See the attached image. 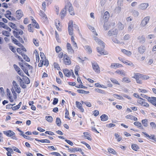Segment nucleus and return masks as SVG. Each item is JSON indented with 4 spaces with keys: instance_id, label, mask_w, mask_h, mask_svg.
I'll list each match as a JSON object with an SVG mask.
<instances>
[{
    "instance_id": "obj_57",
    "label": "nucleus",
    "mask_w": 156,
    "mask_h": 156,
    "mask_svg": "<svg viewBox=\"0 0 156 156\" xmlns=\"http://www.w3.org/2000/svg\"><path fill=\"white\" fill-rule=\"evenodd\" d=\"M55 23L56 27L58 30L59 31H61V30L62 28L61 26L59 25V26H58V25H57V22H56V21H55Z\"/></svg>"
},
{
    "instance_id": "obj_52",
    "label": "nucleus",
    "mask_w": 156,
    "mask_h": 156,
    "mask_svg": "<svg viewBox=\"0 0 156 156\" xmlns=\"http://www.w3.org/2000/svg\"><path fill=\"white\" fill-rule=\"evenodd\" d=\"M54 65V67L55 68L57 69L58 70H59L60 69V67L59 66V65L57 63L55 62Z\"/></svg>"
},
{
    "instance_id": "obj_35",
    "label": "nucleus",
    "mask_w": 156,
    "mask_h": 156,
    "mask_svg": "<svg viewBox=\"0 0 156 156\" xmlns=\"http://www.w3.org/2000/svg\"><path fill=\"white\" fill-rule=\"evenodd\" d=\"M8 31L3 30L2 31V34L5 36L9 37L10 36V33Z\"/></svg>"
},
{
    "instance_id": "obj_39",
    "label": "nucleus",
    "mask_w": 156,
    "mask_h": 156,
    "mask_svg": "<svg viewBox=\"0 0 156 156\" xmlns=\"http://www.w3.org/2000/svg\"><path fill=\"white\" fill-rule=\"evenodd\" d=\"M141 96L143 98H145L147 99L148 101L150 102V100H151V98L148 97L146 96V95L144 94H141Z\"/></svg>"
},
{
    "instance_id": "obj_33",
    "label": "nucleus",
    "mask_w": 156,
    "mask_h": 156,
    "mask_svg": "<svg viewBox=\"0 0 156 156\" xmlns=\"http://www.w3.org/2000/svg\"><path fill=\"white\" fill-rule=\"evenodd\" d=\"M97 50L98 51L99 53L101 55H106L107 54V53H105L104 52V51L103 49H100V48L99 47L97 48Z\"/></svg>"
},
{
    "instance_id": "obj_48",
    "label": "nucleus",
    "mask_w": 156,
    "mask_h": 156,
    "mask_svg": "<svg viewBox=\"0 0 156 156\" xmlns=\"http://www.w3.org/2000/svg\"><path fill=\"white\" fill-rule=\"evenodd\" d=\"M112 39L113 41L115 43L117 44H119L120 43V41L118 40L116 38L114 37H112Z\"/></svg>"
},
{
    "instance_id": "obj_29",
    "label": "nucleus",
    "mask_w": 156,
    "mask_h": 156,
    "mask_svg": "<svg viewBox=\"0 0 156 156\" xmlns=\"http://www.w3.org/2000/svg\"><path fill=\"white\" fill-rule=\"evenodd\" d=\"M141 122L142 123L143 125L144 126L146 127L147 126L148 122L147 119H144L142 120Z\"/></svg>"
},
{
    "instance_id": "obj_58",
    "label": "nucleus",
    "mask_w": 156,
    "mask_h": 156,
    "mask_svg": "<svg viewBox=\"0 0 156 156\" xmlns=\"http://www.w3.org/2000/svg\"><path fill=\"white\" fill-rule=\"evenodd\" d=\"M13 67L16 70L17 72L21 70L20 68L16 64H14L13 65Z\"/></svg>"
},
{
    "instance_id": "obj_28",
    "label": "nucleus",
    "mask_w": 156,
    "mask_h": 156,
    "mask_svg": "<svg viewBox=\"0 0 156 156\" xmlns=\"http://www.w3.org/2000/svg\"><path fill=\"white\" fill-rule=\"evenodd\" d=\"M115 73H116L119 74H120V75L121 76H126V74L125 73L124 71H120L119 70H117L115 72Z\"/></svg>"
},
{
    "instance_id": "obj_26",
    "label": "nucleus",
    "mask_w": 156,
    "mask_h": 156,
    "mask_svg": "<svg viewBox=\"0 0 156 156\" xmlns=\"http://www.w3.org/2000/svg\"><path fill=\"white\" fill-rule=\"evenodd\" d=\"M132 15L135 17H137L139 15V12L138 11L135 10H133L131 11Z\"/></svg>"
},
{
    "instance_id": "obj_51",
    "label": "nucleus",
    "mask_w": 156,
    "mask_h": 156,
    "mask_svg": "<svg viewBox=\"0 0 156 156\" xmlns=\"http://www.w3.org/2000/svg\"><path fill=\"white\" fill-rule=\"evenodd\" d=\"M85 48L86 50L88 51L89 53H90L91 52L92 50L90 46L87 45L85 46Z\"/></svg>"
},
{
    "instance_id": "obj_3",
    "label": "nucleus",
    "mask_w": 156,
    "mask_h": 156,
    "mask_svg": "<svg viewBox=\"0 0 156 156\" xmlns=\"http://www.w3.org/2000/svg\"><path fill=\"white\" fill-rule=\"evenodd\" d=\"M3 133L7 136L11 137V138L17 140V137L15 136L14 132L11 130H8L3 131Z\"/></svg>"
},
{
    "instance_id": "obj_12",
    "label": "nucleus",
    "mask_w": 156,
    "mask_h": 156,
    "mask_svg": "<svg viewBox=\"0 0 156 156\" xmlns=\"http://www.w3.org/2000/svg\"><path fill=\"white\" fill-rule=\"evenodd\" d=\"M94 40L96 42L98 43L99 44H101L103 48H104L105 47L104 43L102 41H101L100 39H99L98 37H95Z\"/></svg>"
},
{
    "instance_id": "obj_34",
    "label": "nucleus",
    "mask_w": 156,
    "mask_h": 156,
    "mask_svg": "<svg viewBox=\"0 0 156 156\" xmlns=\"http://www.w3.org/2000/svg\"><path fill=\"white\" fill-rule=\"evenodd\" d=\"M134 124L136 126H137L138 128L143 129V128L141 125V123L138 121L135 122L134 123Z\"/></svg>"
},
{
    "instance_id": "obj_14",
    "label": "nucleus",
    "mask_w": 156,
    "mask_h": 156,
    "mask_svg": "<svg viewBox=\"0 0 156 156\" xmlns=\"http://www.w3.org/2000/svg\"><path fill=\"white\" fill-rule=\"evenodd\" d=\"M66 8L65 7H65L62 9V10L60 13L62 19L64 17V16L66 15Z\"/></svg>"
},
{
    "instance_id": "obj_10",
    "label": "nucleus",
    "mask_w": 156,
    "mask_h": 156,
    "mask_svg": "<svg viewBox=\"0 0 156 156\" xmlns=\"http://www.w3.org/2000/svg\"><path fill=\"white\" fill-rule=\"evenodd\" d=\"M148 4L147 3H144L141 4L139 6L140 9L142 10H145L148 6Z\"/></svg>"
},
{
    "instance_id": "obj_32",
    "label": "nucleus",
    "mask_w": 156,
    "mask_h": 156,
    "mask_svg": "<svg viewBox=\"0 0 156 156\" xmlns=\"http://www.w3.org/2000/svg\"><path fill=\"white\" fill-rule=\"evenodd\" d=\"M133 77L135 78L136 80L138 79L141 78V74L140 73H135Z\"/></svg>"
},
{
    "instance_id": "obj_42",
    "label": "nucleus",
    "mask_w": 156,
    "mask_h": 156,
    "mask_svg": "<svg viewBox=\"0 0 156 156\" xmlns=\"http://www.w3.org/2000/svg\"><path fill=\"white\" fill-rule=\"evenodd\" d=\"M95 90L98 93L103 94H105V91L104 90H102L99 89H95Z\"/></svg>"
},
{
    "instance_id": "obj_13",
    "label": "nucleus",
    "mask_w": 156,
    "mask_h": 156,
    "mask_svg": "<svg viewBox=\"0 0 156 156\" xmlns=\"http://www.w3.org/2000/svg\"><path fill=\"white\" fill-rule=\"evenodd\" d=\"M110 67L112 68L115 69L117 68L122 67V65L119 63H112Z\"/></svg>"
},
{
    "instance_id": "obj_47",
    "label": "nucleus",
    "mask_w": 156,
    "mask_h": 156,
    "mask_svg": "<svg viewBox=\"0 0 156 156\" xmlns=\"http://www.w3.org/2000/svg\"><path fill=\"white\" fill-rule=\"evenodd\" d=\"M16 91L19 94L21 92L20 89L19 87V85L17 86L16 87H14Z\"/></svg>"
},
{
    "instance_id": "obj_63",
    "label": "nucleus",
    "mask_w": 156,
    "mask_h": 156,
    "mask_svg": "<svg viewBox=\"0 0 156 156\" xmlns=\"http://www.w3.org/2000/svg\"><path fill=\"white\" fill-rule=\"evenodd\" d=\"M150 125L152 129H155L156 127V125L154 122H151L150 123Z\"/></svg>"
},
{
    "instance_id": "obj_36",
    "label": "nucleus",
    "mask_w": 156,
    "mask_h": 156,
    "mask_svg": "<svg viewBox=\"0 0 156 156\" xmlns=\"http://www.w3.org/2000/svg\"><path fill=\"white\" fill-rule=\"evenodd\" d=\"M122 81L123 82L129 83L131 82L130 80L128 77H124L122 79Z\"/></svg>"
},
{
    "instance_id": "obj_59",
    "label": "nucleus",
    "mask_w": 156,
    "mask_h": 156,
    "mask_svg": "<svg viewBox=\"0 0 156 156\" xmlns=\"http://www.w3.org/2000/svg\"><path fill=\"white\" fill-rule=\"evenodd\" d=\"M133 25L132 24H130L128 27V31H131L132 30L133 28Z\"/></svg>"
},
{
    "instance_id": "obj_16",
    "label": "nucleus",
    "mask_w": 156,
    "mask_h": 156,
    "mask_svg": "<svg viewBox=\"0 0 156 156\" xmlns=\"http://www.w3.org/2000/svg\"><path fill=\"white\" fill-rule=\"evenodd\" d=\"M101 121H105L107 120L108 119V116L105 114L102 115L100 117Z\"/></svg>"
},
{
    "instance_id": "obj_43",
    "label": "nucleus",
    "mask_w": 156,
    "mask_h": 156,
    "mask_svg": "<svg viewBox=\"0 0 156 156\" xmlns=\"http://www.w3.org/2000/svg\"><path fill=\"white\" fill-rule=\"evenodd\" d=\"M15 35H16V37H15L16 38H18L19 40V41L22 44H23L24 43V41H23L22 38L20 37V36H17V35L15 34Z\"/></svg>"
},
{
    "instance_id": "obj_30",
    "label": "nucleus",
    "mask_w": 156,
    "mask_h": 156,
    "mask_svg": "<svg viewBox=\"0 0 156 156\" xmlns=\"http://www.w3.org/2000/svg\"><path fill=\"white\" fill-rule=\"evenodd\" d=\"M138 39L140 40V42L142 43H144L145 41V38L143 36L141 37L139 36L138 37Z\"/></svg>"
},
{
    "instance_id": "obj_62",
    "label": "nucleus",
    "mask_w": 156,
    "mask_h": 156,
    "mask_svg": "<svg viewBox=\"0 0 156 156\" xmlns=\"http://www.w3.org/2000/svg\"><path fill=\"white\" fill-rule=\"evenodd\" d=\"M103 27L104 28V30H108L109 28V26L106 23H104Z\"/></svg>"
},
{
    "instance_id": "obj_25",
    "label": "nucleus",
    "mask_w": 156,
    "mask_h": 156,
    "mask_svg": "<svg viewBox=\"0 0 156 156\" xmlns=\"http://www.w3.org/2000/svg\"><path fill=\"white\" fill-rule=\"evenodd\" d=\"M68 150L69 151L75 152L77 151H81V149L79 148H75L72 149L68 148Z\"/></svg>"
},
{
    "instance_id": "obj_31",
    "label": "nucleus",
    "mask_w": 156,
    "mask_h": 156,
    "mask_svg": "<svg viewBox=\"0 0 156 156\" xmlns=\"http://www.w3.org/2000/svg\"><path fill=\"white\" fill-rule=\"evenodd\" d=\"M131 147L133 150L136 151H137V150L139 149L138 146L135 144H133Z\"/></svg>"
},
{
    "instance_id": "obj_20",
    "label": "nucleus",
    "mask_w": 156,
    "mask_h": 156,
    "mask_svg": "<svg viewBox=\"0 0 156 156\" xmlns=\"http://www.w3.org/2000/svg\"><path fill=\"white\" fill-rule=\"evenodd\" d=\"M88 28H89V29L90 30H91V31H92V32L96 36H97L98 35V34L96 32L95 30V28H94V27H93L92 26H91L90 25H88Z\"/></svg>"
},
{
    "instance_id": "obj_7",
    "label": "nucleus",
    "mask_w": 156,
    "mask_h": 156,
    "mask_svg": "<svg viewBox=\"0 0 156 156\" xmlns=\"http://www.w3.org/2000/svg\"><path fill=\"white\" fill-rule=\"evenodd\" d=\"M64 62L66 65H69L71 64V61L69 59L68 56L66 54L64 55Z\"/></svg>"
},
{
    "instance_id": "obj_38",
    "label": "nucleus",
    "mask_w": 156,
    "mask_h": 156,
    "mask_svg": "<svg viewBox=\"0 0 156 156\" xmlns=\"http://www.w3.org/2000/svg\"><path fill=\"white\" fill-rule=\"evenodd\" d=\"M12 28L14 29L15 30H16V25L12 23H9L8 24Z\"/></svg>"
},
{
    "instance_id": "obj_37",
    "label": "nucleus",
    "mask_w": 156,
    "mask_h": 156,
    "mask_svg": "<svg viewBox=\"0 0 156 156\" xmlns=\"http://www.w3.org/2000/svg\"><path fill=\"white\" fill-rule=\"evenodd\" d=\"M56 123L58 126H60L61 124V121L59 118H57L56 120Z\"/></svg>"
},
{
    "instance_id": "obj_64",
    "label": "nucleus",
    "mask_w": 156,
    "mask_h": 156,
    "mask_svg": "<svg viewBox=\"0 0 156 156\" xmlns=\"http://www.w3.org/2000/svg\"><path fill=\"white\" fill-rule=\"evenodd\" d=\"M50 154L52 155H56V156H62L58 152H53L51 153Z\"/></svg>"
},
{
    "instance_id": "obj_50",
    "label": "nucleus",
    "mask_w": 156,
    "mask_h": 156,
    "mask_svg": "<svg viewBox=\"0 0 156 156\" xmlns=\"http://www.w3.org/2000/svg\"><path fill=\"white\" fill-rule=\"evenodd\" d=\"M110 80L112 83H114L118 85L120 84L115 79L112 78H110Z\"/></svg>"
},
{
    "instance_id": "obj_8",
    "label": "nucleus",
    "mask_w": 156,
    "mask_h": 156,
    "mask_svg": "<svg viewBox=\"0 0 156 156\" xmlns=\"http://www.w3.org/2000/svg\"><path fill=\"white\" fill-rule=\"evenodd\" d=\"M16 31L14 30L13 31V33L14 37H16L15 34L17 36H19V35H22L23 34V31L21 30H18L16 28Z\"/></svg>"
},
{
    "instance_id": "obj_19",
    "label": "nucleus",
    "mask_w": 156,
    "mask_h": 156,
    "mask_svg": "<svg viewBox=\"0 0 156 156\" xmlns=\"http://www.w3.org/2000/svg\"><path fill=\"white\" fill-rule=\"evenodd\" d=\"M139 52L140 54H143L145 51V48L144 47L141 46L138 48Z\"/></svg>"
},
{
    "instance_id": "obj_9",
    "label": "nucleus",
    "mask_w": 156,
    "mask_h": 156,
    "mask_svg": "<svg viewBox=\"0 0 156 156\" xmlns=\"http://www.w3.org/2000/svg\"><path fill=\"white\" fill-rule=\"evenodd\" d=\"M67 48L68 50V52L69 53L72 54H73L74 53V50L72 48L71 45V44L69 43H67Z\"/></svg>"
},
{
    "instance_id": "obj_6",
    "label": "nucleus",
    "mask_w": 156,
    "mask_h": 156,
    "mask_svg": "<svg viewBox=\"0 0 156 156\" xmlns=\"http://www.w3.org/2000/svg\"><path fill=\"white\" fill-rule=\"evenodd\" d=\"M118 34V30L116 29H113L108 31L107 34L109 36L117 35Z\"/></svg>"
},
{
    "instance_id": "obj_5",
    "label": "nucleus",
    "mask_w": 156,
    "mask_h": 156,
    "mask_svg": "<svg viewBox=\"0 0 156 156\" xmlns=\"http://www.w3.org/2000/svg\"><path fill=\"white\" fill-rule=\"evenodd\" d=\"M150 19L149 16H147L144 18L142 20L140 23V25L142 27H145L148 23Z\"/></svg>"
},
{
    "instance_id": "obj_49",
    "label": "nucleus",
    "mask_w": 156,
    "mask_h": 156,
    "mask_svg": "<svg viewBox=\"0 0 156 156\" xmlns=\"http://www.w3.org/2000/svg\"><path fill=\"white\" fill-rule=\"evenodd\" d=\"M140 99L137 100V102L141 105L145 100L142 99L141 98Z\"/></svg>"
},
{
    "instance_id": "obj_11",
    "label": "nucleus",
    "mask_w": 156,
    "mask_h": 156,
    "mask_svg": "<svg viewBox=\"0 0 156 156\" xmlns=\"http://www.w3.org/2000/svg\"><path fill=\"white\" fill-rule=\"evenodd\" d=\"M17 17L18 19H20L23 16V14L22 11L20 9L17 10L16 12Z\"/></svg>"
},
{
    "instance_id": "obj_56",
    "label": "nucleus",
    "mask_w": 156,
    "mask_h": 156,
    "mask_svg": "<svg viewBox=\"0 0 156 156\" xmlns=\"http://www.w3.org/2000/svg\"><path fill=\"white\" fill-rule=\"evenodd\" d=\"M76 106L78 109L82 106L81 104L78 101H76Z\"/></svg>"
},
{
    "instance_id": "obj_53",
    "label": "nucleus",
    "mask_w": 156,
    "mask_h": 156,
    "mask_svg": "<svg viewBox=\"0 0 156 156\" xmlns=\"http://www.w3.org/2000/svg\"><path fill=\"white\" fill-rule=\"evenodd\" d=\"M66 112H65V117L66 119H70V118L69 117L68 115H69V111L67 110V108L66 109Z\"/></svg>"
},
{
    "instance_id": "obj_4",
    "label": "nucleus",
    "mask_w": 156,
    "mask_h": 156,
    "mask_svg": "<svg viewBox=\"0 0 156 156\" xmlns=\"http://www.w3.org/2000/svg\"><path fill=\"white\" fill-rule=\"evenodd\" d=\"M91 63L93 69L97 73H100V68L97 62L94 61H92Z\"/></svg>"
},
{
    "instance_id": "obj_45",
    "label": "nucleus",
    "mask_w": 156,
    "mask_h": 156,
    "mask_svg": "<svg viewBox=\"0 0 156 156\" xmlns=\"http://www.w3.org/2000/svg\"><path fill=\"white\" fill-rule=\"evenodd\" d=\"M141 78H142L144 80H147L149 78V77L146 75L141 74Z\"/></svg>"
},
{
    "instance_id": "obj_44",
    "label": "nucleus",
    "mask_w": 156,
    "mask_h": 156,
    "mask_svg": "<svg viewBox=\"0 0 156 156\" xmlns=\"http://www.w3.org/2000/svg\"><path fill=\"white\" fill-rule=\"evenodd\" d=\"M46 120L49 122H51L53 120L52 117L51 116L46 117Z\"/></svg>"
},
{
    "instance_id": "obj_46",
    "label": "nucleus",
    "mask_w": 156,
    "mask_h": 156,
    "mask_svg": "<svg viewBox=\"0 0 156 156\" xmlns=\"http://www.w3.org/2000/svg\"><path fill=\"white\" fill-rule=\"evenodd\" d=\"M108 150L109 152L112 154H115L116 153V152L115 151V150L114 149L112 148H109V149H108Z\"/></svg>"
},
{
    "instance_id": "obj_21",
    "label": "nucleus",
    "mask_w": 156,
    "mask_h": 156,
    "mask_svg": "<svg viewBox=\"0 0 156 156\" xmlns=\"http://www.w3.org/2000/svg\"><path fill=\"white\" fill-rule=\"evenodd\" d=\"M117 26L119 30H122L124 28V25L120 22L118 23Z\"/></svg>"
},
{
    "instance_id": "obj_54",
    "label": "nucleus",
    "mask_w": 156,
    "mask_h": 156,
    "mask_svg": "<svg viewBox=\"0 0 156 156\" xmlns=\"http://www.w3.org/2000/svg\"><path fill=\"white\" fill-rule=\"evenodd\" d=\"M55 51L57 53H58L62 50L61 48L58 46L56 47L55 48Z\"/></svg>"
},
{
    "instance_id": "obj_22",
    "label": "nucleus",
    "mask_w": 156,
    "mask_h": 156,
    "mask_svg": "<svg viewBox=\"0 0 156 156\" xmlns=\"http://www.w3.org/2000/svg\"><path fill=\"white\" fill-rule=\"evenodd\" d=\"M151 99V100H150V102L156 107V97H152Z\"/></svg>"
},
{
    "instance_id": "obj_60",
    "label": "nucleus",
    "mask_w": 156,
    "mask_h": 156,
    "mask_svg": "<svg viewBox=\"0 0 156 156\" xmlns=\"http://www.w3.org/2000/svg\"><path fill=\"white\" fill-rule=\"evenodd\" d=\"M12 148L13 149V150L14 151L18 152L19 153H21L20 151L19 150V149L18 148H16V147L14 146H13L12 147Z\"/></svg>"
},
{
    "instance_id": "obj_17",
    "label": "nucleus",
    "mask_w": 156,
    "mask_h": 156,
    "mask_svg": "<svg viewBox=\"0 0 156 156\" xmlns=\"http://www.w3.org/2000/svg\"><path fill=\"white\" fill-rule=\"evenodd\" d=\"M63 73L66 76L69 77L71 75V73L69 70L66 69L63 70Z\"/></svg>"
},
{
    "instance_id": "obj_18",
    "label": "nucleus",
    "mask_w": 156,
    "mask_h": 156,
    "mask_svg": "<svg viewBox=\"0 0 156 156\" xmlns=\"http://www.w3.org/2000/svg\"><path fill=\"white\" fill-rule=\"evenodd\" d=\"M121 51L123 53L128 56H130L132 54L131 52L130 51L126 50L125 49H122Z\"/></svg>"
},
{
    "instance_id": "obj_2",
    "label": "nucleus",
    "mask_w": 156,
    "mask_h": 156,
    "mask_svg": "<svg viewBox=\"0 0 156 156\" xmlns=\"http://www.w3.org/2000/svg\"><path fill=\"white\" fill-rule=\"evenodd\" d=\"M65 7L66 8V9H68L69 13L71 15L73 16L75 15V13L73 7L70 2L67 1L66 2Z\"/></svg>"
},
{
    "instance_id": "obj_15",
    "label": "nucleus",
    "mask_w": 156,
    "mask_h": 156,
    "mask_svg": "<svg viewBox=\"0 0 156 156\" xmlns=\"http://www.w3.org/2000/svg\"><path fill=\"white\" fill-rule=\"evenodd\" d=\"M18 77H19V81L20 83V87L23 88H26L27 87L26 85L24 84V82L23 81L21 78L20 76Z\"/></svg>"
},
{
    "instance_id": "obj_24",
    "label": "nucleus",
    "mask_w": 156,
    "mask_h": 156,
    "mask_svg": "<svg viewBox=\"0 0 156 156\" xmlns=\"http://www.w3.org/2000/svg\"><path fill=\"white\" fill-rule=\"evenodd\" d=\"M39 14L41 16H42L43 18H44L46 20H47L48 19V18L47 17L46 15L42 10H40Z\"/></svg>"
},
{
    "instance_id": "obj_41",
    "label": "nucleus",
    "mask_w": 156,
    "mask_h": 156,
    "mask_svg": "<svg viewBox=\"0 0 156 156\" xmlns=\"http://www.w3.org/2000/svg\"><path fill=\"white\" fill-rule=\"evenodd\" d=\"M83 134L84 135V137H85L86 139L90 140H91V139L90 138L89 136H87V135H89L88 132H84Z\"/></svg>"
},
{
    "instance_id": "obj_23",
    "label": "nucleus",
    "mask_w": 156,
    "mask_h": 156,
    "mask_svg": "<svg viewBox=\"0 0 156 156\" xmlns=\"http://www.w3.org/2000/svg\"><path fill=\"white\" fill-rule=\"evenodd\" d=\"M39 14L41 16H42L43 18H44L46 20H47L48 19V18L47 17L46 15L42 10H40Z\"/></svg>"
},
{
    "instance_id": "obj_1",
    "label": "nucleus",
    "mask_w": 156,
    "mask_h": 156,
    "mask_svg": "<svg viewBox=\"0 0 156 156\" xmlns=\"http://www.w3.org/2000/svg\"><path fill=\"white\" fill-rule=\"evenodd\" d=\"M73 27L80 33L79 29L78 27L76 24H73V22L72 20L69 21L68 23V31L69 34L72 35L73 34Z\"/></svg>"
},
{
    "instance_id": "obj_40",
    "label": "nucleus",
    "mask_w": 156,
    "mask_h": 156,
    "mask_svg": "<svg viewBox=\"0 0 156 156\" xmlns=\"http://www.w3.org/2000/svg\"><path fill=\"white\" fill-rule=\"evenodd\" d=\"M32 25L34 27H35L36 28L38 29L39 28V25L36 22L35 20H34L33 21V24Z\"/></svg>"
},
{
    "instance_id": "obj_27",
    "label": "nucleus",
    "mask_w": 156,
    "mask_h": 156,
    "mask_svg": "<svg viewBox=\"0 0 156 156\" xmlns=\"http://www.w3.org/2000/svg\"><path fill=\"white\" fill-rule=\"evenodd\" d=\"M20 135L22 136L24 138H26L27 139L30 140H32L34 139V138H30V137L24 134L23 133H21L20 134Z\"/></svg>"
},
{
    "instance_id": "obj_61",
    "label": "nucleus",
    "mask_w": 156,
    "mask_h": 156,
    "mask_svg": "<svg viewBox=\"0 0 156 156\" xmlns=\"http://www.w3.org/2000/svg\"><path fill=\"white\" fill-rule=\"evenodd\" d=\"M41 142L42 143H50V141L47 139H42L41 140Z\"/></svg>"
},
{
    "instance_id": "obj_55",
    "label": "nucleus",
    "mask_w": 156,
    "mask_h": 156,
    "mask_svg": "<svg viewBox=\"0 0 156 156\" xmlns=\"http://www.w3.org/2000/svg\"><path fill=\"white\" fill-rule=\"evenodd\" d=\"M24 80L25 83L28 84L30 83V80L28 77L26 76Z\"/></svg>"
}]
</instances>
